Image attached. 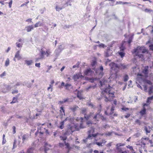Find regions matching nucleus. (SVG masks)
Returning <instances> with one entry per match:
<instances>
[{
    "instance_id": "bf43d9fd",
    "label": "nucleus",
    "mask_w": 153,
    "mask_h": 153,
    "mask_svg": "<svg viewBox=\"0 0 153 153\" xmlns=\"http://www.w3.org/2000/svg\"><path fill=\"white\" fill-rule=\"evenodd\" d=\"M18 93V91L17 90H13L12 92V94H17Z\"/></svg>"
},
{
    "instance_id": "58836bf2",
    "label": "nucleus",
    "mask_w": 153,
    "mask_h": 153,
    "mask_svg": "<svg viewBox=\"0 0 153 153\" xmlns=\"http://www.w3.org/2000/svg\"><path fill=\"white\" fill-rule=\"evenodd\" d=\"M16 46L18 48H19L22 47V45H23V44L19 43V42H16Z\"/></svg>"
},
{
    "instance_id": "412c9836",
    "label": "nucleus",
    "mask_w": 153,
    "mask_h": 153,
    "mask_svg": "<svg viewBox=\"0 0 153 153\" xmlns=\"http://www.w3.org/2000/svg\"><path fill=\"white\" fill-rule=\"evenodd\" d=\"M144 129H145V131H146L147 134L148 133H150V132L151 131V128L149 126H145V128H144Z\"/></svg>"
},
{
    "instance_id": "6e6552de",
    "label": "nucleus",
    "mask_w": 153,
    "mask_h": 153,
    "mask_svg": "<svg viewBox=\"0 0 153 153\" xmlns=\"http://www.w3.org/2000/svg\"><path fill=\"white\" fill-rule=\"evenodd\" d=\"M142 48L140 47H138L137 48L135 49L134 50V52L136 53V55L138 56L139 58H141L143 59V56L142 54H140L139 53L141 52L143 53L146 51V50L144 49L142 51Z\"/></svg>"
},
{
    "instance_id": "7ed1b4c3",
    "label": "nucleus",
    "mask_w": 153,
    "mask_h": 153,
    "mask_svg": "<svg viewBox=\"0 0 153 153\" xmlns=\"http://www.w3.org/2000/svg\"><path fill=\"white\" fill-rule=\"evenodd\" d=\"M111 71H114L115 73L114 74H112L110 77L114 79H117L118 77L117 73L119 72L118 66L117 64L114 62H111L109 64Z\"/></svg>"
},
{
    "instance_id": "e2e57ef3",
    "label": "nucleus",
    "mask_w": 153,
    "mask_h": 153,
    "mask_svg": "<svg viewBox=\"0 0 153 153\" xmlns=\"http://www.w3.org/2000/svg\"><path fill=\"white\" fill-rule=\"evenodd\" d=\"M121 109L122 110L124 111H126V110H128L129 109V108H126L124 107L122 108H121Z\"/></svg>"
},
{
    "instance_id": "2f4dec72",
    "label": "nucleus",
    "mask_w": 153,
    "mask_h": 153,
    "mask_svg": "<svg viewBox=\"0 0 153 153\" xmlns=\"http://www.w3.org/2000/svg\"><path fill=\"white\" fill-rule=\"evenodd\" d=\"M64 8V7H60L58 5H56L55 7V9L56 11H59Z\"/></svg>"
},
{
    "instance_id": "338daca9",
    "label": "nucleus",
    "mask_w": 153,
    "mask_h": 153,
    "mask_svg": "<svg viewBox=\"0 0 153 153\" xmlns=\"http://www.w3.org/2000/svg\"><path fill=\"white\" fill-rule=\"evenodd\" d=\"M130 153H139V152H138L137 151V152H135V151H134V149H133V150L131 151Z\"/></svg>"
},
{
    "instance_id": "b1692460",
    "label": "nucleus",
    "mask_w": 153,
    "mask_h": 153,
    "mask_svg": "<svg viewBox=\"0 0 153 153\" xmlns=\"http://www.w3.org/2000/svg\"><path fill=\"white\" fill-rule=\"evenodd\" d=\"M28 134H24L22 136V140L23 143H24L25 141V140L27 139L28 138Z\"/></svg>"
},
{
    "instance_id": "4d7b16f0",
    "label": "nucleus",
    "mask_w": 153,
    "mask_h": 153,
    "mask_svg": "<svg viewBox=\"0 0 153 153\" xmlns=\"http://www.w3.org/2000/svg\"><path fill=\"white\" fill-rule=\"evenodd\" d=\"M64 144H65V143H59V146L60 147H64Z\"/></svg>"
},
{
    "instance_id": "a211bd4d",
    "label": "nucleus",
    "mask_w": 153,
    "mask_h": 153,
    "mask_svg": "<svg viewBox=\"0 0 153 153\" xmlns=\"http://www.w3.org/2000/svg\"><path fill=\"white\" fill-rule=\"evenodd\" d=\"M93 114V113L90 112L88 114H86V115L84 117L87 120H88L91 118Z\"/></svg>"
},
{
    "instance_id": "a19ab883",
    "label": "nucleus",
    "mask_w": 153,
    "mask_h": 153,
    "mask_svg": "<svg viewBox=\"0 0 153 153\" xmlns=\"http://www.w3.org/2000/svg\"><path fill=\"white\" fill-rule=\"evenodd\" d=\"M125 143H119L117 144L116 146L117 147V148L118 149H119V147L120 146H122L125 145Z\"/></svg>"
},
{
    "instance_id": "c85d7f7f",
    "label": "nucleus",
    "mask_w": 153,
    "mask_h": 153,
    "mask_svg": "<svg viewBox=\"0 0 153 153\" xmlns=\"http://www.w3.org/2000/svg\"><path fill=\"white\" fill-rule=\"evenodd\" d=\"M42 25H43L42 23V22H37L34 25V27H38L41 26Z\"/></svg>"
},
{
    "instance_id": "f704fd0d",
    "label": "nucleus",
    "mask_w": 153,
    "mask_h": 153,
    "mask_svg": "<svg viewBox=\"0 0 153 153\" xmlns=\"http://www.w3.org/2000/svg\"><path fill=\"white\" fill-rule=\"evenodd\" d=\"M148 93L150 95L153 93V87H149L148 91Z\"/></svg>"
},
{
    "instance_id": "f3484780",
    "label": "nucleus",
    "mask_w": 153,
    "mask_h": 153,
    "mask_svg": "<svg viewBox=\"0 0 153 153\" xmlns=\"http://www.w3.org/2000/svg\"><path fill=\"white\" fill-rule=\"evenodd\" d=\"M92 73V71L91 69L89 68L86 69L84 72V74L85 75L88 76L90 75Z\"/></svg>"
},
{
    "instance_id": "49530a36",
    "label": "nucleus",
    "mask_w": 153,
    "mask_h": 153,
    "mask_svg": "<svg viewBox=\"0 0 153 153\" xmlns=\"http://www.w3.org/2000/svg\"><path fill=\"white\" fill-rule=\"evenodd\" d=\"M51 89V91L52 92L53 91V86L52 85H50L49 87H48L47 88V90L49 91Z\"/></svg>"
},
{
    "instance_id": "a18cd8bd",
    "label": "nucleus",
    "mask_w": 153,
    "mask_h": 153,
    "mask_svg": "<svg viewBox=\"0 0 153 153\" xmlns=\"http://www.w3.org/2000/svg\"><path fill=\"white\" fill-rule=\"evenodd\" d=\"M29 1L28 0H27L26 2H25V3L22 4L21 5L20 7H22L24 6H27V4L28 3H29Z\"/></svg>"
},
{
    "instance_id": "5fc2aeb1",
    "label": "nucleus",
    "mask_w": 153,
    "mask_h": 153,
    "mask_svg": "<svg viewBox=\"0 0 153 153\" xmlns=\"http://www.w3.org/2000/svg\"><path fill=\"white\" fill-rule=\"evenodd\" d=\"M13 3V0H10V1L8 3L9 6L10 8H11Z\"/></svg>"
},
{
    "instance_id": "9d476101",
    "label": "nucleus",
    "mask_w": 153,
    "mask_h": 153,
    "mask_svg": "<svg viewBox=\"0 0 153 153\" xmlns=\"http://www.w3.org/2000/svg\"><path fill=\"white\" fill-rule=\"evenodd\" d=\"M145 146H143V145L139 144L137 145V148L139 149V153H146V150L145 148Z\"/></svg>"
},
{
    "instance_id": "2eb2a0df",
    "label": "nucleus",
    "mask_w": 153,
    "mask_h": 153,
    "mask_svg": "<svg viewBox=\"0 0 153 153\" xmlns=\"http://www.w3.org/2000/svg\"><path fill=\"white\" fill-rule=\"evenodd\" d=\"M141 117L144 116L146 114V108H143L139 112Z\"/></svg>"
},
{
    "instance_id": "13d9d810",
    "label": "nucleus",
    "mask_w": 153,
    "mask_h": 153,
    "mask_svg": "<svg viewBox=\"0 0 153 153\" xmlns=\"http://www.w3.org/2000/svg\"><path fill=\"white\" fill-rule=\"evenodd\" d=\"M94 153H104L102 151H100L99 152V151L97 150H94Z\"/></svg>"
},
{
    "instance_id": "c03bdc74",
    "label": "nucleus",
    "mask_w": 153,
    "mask_h": 153,
    "mask_svg": "<svg viewBox=\"0 0 153 153\" xmlns=\"http://www.w3.org/2000/svg\"><path fill=\"white\" fill-rule=\"evenodd\" d=\"M60 113H62V111L63 112L64 115L65 114V110L64 108V107L63 106H61L60 108Z\"/></svg>"
},
{
    "instance_id": "4c0bfd02",
    "label": "nucleus",
    "mask_w": 153,
    "mask_h": 153,
    "mask_svg": "<svg viewBox=\"0 0 153 153\" xmlns=\"http://www.w3.org/2000/svg\"><path fill=\"white\" fill-rule=\"evenodd\" d=\"M10 63V60L8 58H7L6 60V61L5 62V65L7 67V66Z\"/></svg>"
},
{
    "instance_id": "7c9ffc66",
    "label": "nucleus",
    "mask_w": 153,
    "mask_h": 153,
    "mask_svg": "<svg viewBox=\"0 0 153 153\" xmlns=\"http://www.w3.org/2000/svg\"><path fill=\"white\" fill-rule=\"evenodd\" d=\"M153 100V96H152L151 97H148L147 98L146 101V102L149 104H150L151 103L150 101L152 100Z\"/></svg>"
},
{
    "instance_id": "603ef678",
    "label": "nucleus",
    "mask_w": 153,
    "mask_h": 153,
    "mask_svg": "<svg viewBox=\"0 0 153 153\" xmlns=\"http://www.w3.org/2000/svg\"><path fill=\"white\" fill-rule=\"evenodd\" d=\"M152 11V10L149 9H146L145 10V11L146 12H151Z\"/></svg>"
},
{
    "instance_id": "37998d69",
    "label": "nucleus",
    "mask_w": 153,
    "mask_h": 153,
    "mask_svg": "<svg viewBox=\"0 0 153 153\" xmlns=\"http://www.w3.org/2000/svg\"><path fill=\"white\" fill-rule=\"evenodd\" d=\"M80 62H78L75 65H74L73 66V68H78L79 67V65H80Z\"/></svg>"
},
{
    "instance_id": "f257e3e1",
    "label": "nucleus",
    "mask_w": 153,
    "mask_h": 153,
    "mask_svg": "<svg viewBox=\"0 0 153 153\" xmlns=\"http://www.w3.org/2000/svg\"><path fill=\"white\" fill-rule=\"evenodd\" d=\"M115 92L112 90L110 88H107L102 91V95L105 98V102L111 101L115 97Z\"/></svg>"
},
{
    "instance_id": "393cba45",
    "label": "nucleus",
    "mask_w": 153,
    "mask_h": 153,
    "mask_svg": "<svg viewBox=\"0 0 153 153\" xmlns=\"http://www.w3.org/2000/svg\"><path fill=\"white\" fill-rule=\"evenodd\" d=\"M34 150V148L33 147H30L27 150V153H33Z\"/></svg>"
},
{
    "instance_id": "4be33fe9",
    "label": "nucleus",
    "mask_w": 153,
    "mask_h": 153,
    "mask_svg": "<svg viewBox=\"0 0 153 153\" xmlns=\"http://www.w3.org/2000/svg\"><path fill=\"white\" fill-rule=\"evenodd\" d=\"M77 97L79 100H82L83 99V97L82 94V92L79 91H78Z\"/></svg>"
},
{
    "instance_id": "423d86ee",
    "label": "nucleus",
    "mask_w": 153,
    "mask_h": 153,
    "mask_svg": "<svg viewBox=\"0 0 153 153\" xmlns=\"http://www.w3.org/2000/svg\"><path fill=\"white\" fill-rule=\"evenodd\" d=\"M94 132V128H92L91 130H89L88 131V135L87 137L86 138V139H92V138L94 137H95L98 135H100L102 136L104 135V134H100L98 133H96L95 134H93Z\"/></svg>"
},
{
    "instance_id": "8fccbe9b",
    "label": "nucleus",
    "mask_w": 153,
    "mask_h": 153,
    "mask_svg": "<svg viewBox=\"0 0 153 153\" xmlns=\"http://www.w3.org/2000/svg\"><path fill=\"white\" fill-rule=\"evenodd\" d=\"M96 87V85H94V86L91 85V86H89L87 88H86V90H88L89 89H90L91 88H93L94 89Z\"/></svg>"
},
{
    "instance_id": "09e8293b",
    "label": "nucleus",
    "mask_w": 153,
    "mask_h": 153,
    "mask_svg": "<svg viewBox=\"0 0 153 153\" xmlns=\"http://www.w3.org/2000/svg\"><path fill=\"white\" fill-rule=\"evenodd\" d=\"M93 124V120L92 121V122L91 121H88L87 122H86V124L88 125V126H90V125H92V124Z\"/></svg>"
},
{
    "instance_id": "473e14b6",
    "label": "nucleus",
    "mask_w": 153,
    "mask_h": 153,
    "mask_svg": "<svg viewBox=\"0 0 153 153\" xmlns=\"http://www.w3.org/2000/svg\"><path fill=\"white\" fill-rule=\"evenodd\" d=\"M25 63L27 65H31L33 63V61L32 60H26L25 61Z\"/></svg>"
},
{
    "instance_id": "3c124183",
    "label": "nucleus",
    "mask_w": 153,
    "mask_h": 153,
    "mask_svg": "<svg viewBox=\"0 0 153 153\" xmlns=\"http://www.w3.org/2000/svg\"><path fill=\"white\" fill-rule=\"evenodd\" d=\"M126 147L127 149H129L130 150V151H131L132 150H133V147L132 146H130L129 145L126 146Z\"/></svg>"
},
{
    "instance_id": "c9c22d12",
    "label": "nucleus",
    "mask_w": 153,
    "mask_h": 153,
    "mask_svg": "<svg viewBox=\"0 0 153 153\" xmlns=\"http://www.w3.org/2000/svg\"><path fill=\"white\" fill-rule=\"evenodd\" d=\"M134 35H132L131 36L129 39L128 40V43L129 44H130L132 41V40L133 38Z\"/></svg>"
},
{
    "instance_id": "6ab92c4d",
    "label": "nucleus",
    "mask_w": 153,
    "mask_h": 153,
    "mask_svg": "<svg viewBox=\"0 0 153 153\" xmlns=\"http://www.w3.org/2000/svg\"><path fill=\"white\" fill-rule=\"evenodd\" d=\"M80 109L81 110L80 113L81 114H83L84 116L86 115L87 113V109L86 108H80Z\"/></svg>"
},
{
    "instance_id": "ddd939ff",
    "label": "nucleus",
    "mask_w": 153,
    "mask_h": 153,
    "mask_svg": "<svg viewBox=\"0 0 153 153\" xmlns=\"http://www.w3.org/2000/svg\"><path fill=\"white\" fill-rule=\"evenodd\" d=\"M69 109L71 111L74 113L78 109H80V108L78 106L76 105H74L73 106L70 107L69 108Z\"/></svg>"
},
{
    "instance_id": "774afa93",
    "label": "nucleus",
    "mask_w": 153,
    "mask_h": 153,
    "mask_svg": "<svg viewBox=\"0 0 153 153\" xmlns=\"http://www.w3.org/2000/svg\"><path fill=\"white\" fill-rule=\"evenodd\" d=\"M150 49L152 51H153V45L151 44L149 46Z\"/></svg>"
},
{
    "instance_id": "ea45409f",
    "label": "nucleus",
    "mask_w": 153,
    "mask_h": 153,
    "mask_svg": "<svg viewBox=\"0 0 153 153\" xmlns=\"http://www.w3.org/2000/svg\"><path fill=\"white\" fill-rule=\"evenodd\" d=\"M60 138L61 140H63L64 142L65 141V140H66L67 137H63L62 136H60Z\"/></svg>"
},
{
    "instance_id": "864d4df0",
    "label": "nucleus",
    "mask_w": 153,
    "mask_h": 153,
    "mask_svg": "<svg viewBox=\"0 0 153 153\" xmlns=\"http://www.w3.org/2000/svg\"><path fill=\"white\" fill-rule=\"evenodd\" d=\"M135 122L136 123L138 124L139 125H140L141 124L140 121L138 119L136 120Z\"/></svg>"
},
{
    "instance_id": "680f3d73",
    "label": "nucleus",
    "mask_w": 153,
    "mask_h": 153,
    "mask_svg": "<svg viewBox=\"0 0 153 153\" xmlns=\"http://www.w3.org/2000/svg\"><path fill=\"white\" fill-rule=\"evenodd\" d=\"M97 63V62L96 61H93L91 62V65L92 66H93Z\"/></svg>"
},
{
    "instance_id": "a878e982",
    "label": "nucleus",
    "mask_w": 153,
    "mask_h": 153,
    "mask_svg": "<svg viewBox=\"0 0 153 153\" xmlns=\"http://www.w3.org/2000/svg\"><path fill=\"white\" fill-rule=\"evenodd\" d=\"M18 96L16 97H13V100L10 102L11 104H13L18 102Z\"/></svg>"
},
{
    "instance_id": "69168bd1",
    "label": "nucleus",
    "mask_w": 153,
    "mask_h": 153,
    "mask_svg": "<svg viewBox=\"0 0 153 153\" xmlns=\"http://www.w3.org/2000/svg\"><path fill=\"white\" fill-rule=\"evenodd\" d=\"M98 46L100 47L104 48L105 47V45L102 43H101V44L99 45Z\"/></svg>"
},
{
    "instance_id": "5701e85b",
    "label": "nucleus",
    "mask_w": 153,
    "mask_h": 153,
    "mask_svg": "<svg viewBox=\"0 0 153 153\" xmlns=\"http://www.w3.org/2000/svg\"><path fill=\"white\" fill-rule=\"evenodd\" d=\"M118 69H125L127 67V66L125 65L124 64H120L119 65H118Z\"/></svg>"
},
{
    "instance_id": "aec40b11",
    "label": "nucleus",
    "mask_w": 153,
    "mask_h": 153,
    "mask_svg": "<svg viewBox=\"0 0 153 153\" xmlns=\"http://www.w3.org/2000/svg\"><path fill=\"white\" fill-rule=\"evenodd\" d=\"M25 28L27 31L29 32L33 29V27L32 25H29L26 27Z\"/></svg>"
},
{
    "instance_id": "bb28decb",
    "label": "nucleus",
    "mask_w": 153,
    "mask_h": 153,
    "mask_svg": "<svg viewBox=\"0 0 153 153\" xmlns=\"http://www.w3.org/2000/svg\"><path fill=\"white\" fill-rule=\"evenodd\" d=\"M64 121H62L60 123V126L58 127L60 129H63L64 127Z\"/></svg>"
},
{
    "instance_id": "79ce46f5",
    "label": "nucleus",
    "mask_w": 153,
    "mask_h": 153,
    "mask_svg": "<svg viewBox=\"0 0 153 153\" xmlns=\"http://www.w3.org/2000/svg\"><path fill=\"white\" fill-rule=\"evenodd\" d=\"M71 0H68L67 2H66L65 4H66L67 6H68V5L71 6Z\"/></svg>"
},
{
    "instance_id": "9b49d317",
    "label": "nucleus",
    "mask_w": 153,
    "mask_h": 153,
    "mask_svg": "<svg viewBox=\"0 0 153 153\" xmlns=\"http://www.w3.org/2000/svg\"><path fill=\"white\" fill-rule=\"evenodd\" d=\"M95 141H94V142H93L92 144H96L99 146H102L103 145H102V144L105 143L106 142L105 140L104 139H102L101 141L100 142L97 141L98 140V139H95Z\"/></svg>"
},
{
    "instance_id": "6e6d98bb",
    "label": "nucleus",
    "mask_w": 153,
    "mask_h": 153,
    "mask_svg": "<svg viewBox=\"0 0 153 153\" xmlns=\"http://www.w3.org/2000/svg\"><path fill=\"white\" fill-rule=\"evenodd\" d=\"M119 54L121 57H123L125 56V53L123 52H119Z\"/></svg>"
},
{
    "instance_id": "f8f14e48",
    "label": "nucleus",
    "mask_w": 153,
    "mask_h": 153,
    "mask_svg": "<svg viewBox=\"0 0 153 153\" xmlns=\"http://www.w3.org/2000/svg\"><path fill=\"white\" fill-rule=\"evenodd\" d=\"M83 77V76L80 74L77 73L74 75L73 78L74 81H76L78 79H79L80 78H82Z\"/></svg>"
},
{
    "instance_id": "4468645a",
    "label": "nucleus",
    "mask_w": 153,
    "mask_h": 153,
    "mask_svg": "<svg viewBox=\"0 0 153 153\" xmlns=\"http://www.w3.org/2000/svg\"><path fill=\"white\" fill-rule=\"evenodd\" d=\"M15 58H16L18 60H19L22 59V57L20 54V51H18L15 54V58L14 59V60L15 61Z\"/></svg>"
},
{
    "instance_id": "cd10ccee",
    "label": "nucleus",
    "mask_w": 153,
    "mask_h": 153,
    "mask_svg": "<svg viewBox=\"0 0 153 153\" xmlns=\"http://www.w3.org/2000/svg\"><path fill=\"white\" fill-rule=\"evenodd\" d=\"M65 88L67 90H69L70 88H71V85L70 84L66 83L65 85Z\"/></svg>"
},
{
    "instance_id": "72a5a7b5",
    "label": "nucleus",
    "mask_w": 153,
    "mask_h": 153,
    "mask_svg": "<svg viewBox=\"0 0 153 153\" xmlns=\"http://www.w3.org/2000/svg\"><path fill=\"white\" fill-rule=\"evenodd\" d=\"M110 49H108L106 51L105 53V57H109L110 55L109 54V52L110 51Z\"/></svg>"
},
{
    "instance_id": "1a4fd4ad",
    "label": "nucleus",
    "mask_w": 153,
    "mask_h": 153,
    "mask_svg": "<svg viewBox=\"0 0 153 153\" xmlns=\"http://www.w3.org/2000/svg\"><path fill=\"white\" fill-rule=\"evenodd\" d=\"M149 66H148L145 67L144 69L142 71V73H138L137 76H146L148 74Z\"/></svg>"
},
{
    "instance_id": "e433bc0d",
    "label": "nucleus",
    "mask_w": 153,
    "mask_h": 153,
    "mask_svg": "<svg viewBox=\"0 0 153 153\" xmlns=\"http://www.w3.org/2000/svg\"><path fill=\"white\" fill-rule=\"evenodd\" d=\"M39 130H38V131L35 134L36 135H37L38 134H39L40 135V136H42V135L44 134V132H42L41 131H40L39 132Z\"/></svg>"
},
{
    "instance_id": "de8ad7c7",
    "label": "nucleus",
    "mask_w": 153,
    "mask_h": 153,
    "mask_svg": "<svg viewBox=\"0 0 153 153\" xmlns=\"http://www.w3.org/2000/svg\"><path fill=\"white\" fill-rule=\"evenodd\" d=\"M128 78H128V76L127 75H125L124 76V81L126 82V81H127L128 80Z\"/></svg>"
},
{
    "instance_id": "f03ea898",
    "label": "nucleus",
    "mask_w": 153,
    "mask_h": 153,
    "mask_svg": "<svg viewBox=\"0 0 153 153\" xmlns=\"http://www.w3.org/2000/svg\"><path fill=\"white\" fill-rule=\"evenodd\" d=\"M79 130V128L77 124L71 123L68 124L67 126V128L65 134L66 135H69L72 134L73 132L75 131Z\"/></svg>"
},
{
    "instance_id": "dca6fc26",
    "label": "nucleus",
    "mask_w": 153,
    "mask_h": 153,
    "mask_svg": "<svg viewBox=\"0 0 153 153\" xmlns=\"http://www.w3.org/2000/svg\"><path fill=\"white\" fill-rule=\"evenodd\" d=\"M66 146L65 148L68 149L67 153H69L71 148L70 146V144L68 143H66V141L64 142Z\"/></svg>"
},
{
    "instance_id": "052dcab7",
    "label": "nucleus",
    "mask_w": 153,
    "mask_h": 153,
    "mask_svg": "<svg viewBox=\"0 0 153 153\" xmlns=\"http://www.w3.org/2000/svg\"><path fill=\"white\" fill-rule=\"evenodd\" d=\"M65 83L62 82L61 84V85H60L59 86V88H62V86L65 85Z\"/></svg>"
},
{
    "instance_id": "0eeeda50",
    "label": "nucleus",
    "mask_w": 153,
    "mask_h": 153,
    "mask_svg": "<svg viewBox=\"0 0 153 153\" xmlns=\"http://www.w3.org/2000/svg\"><path fill=\"white\" fill-rule=\"evenodd\" d=\"M149 143L151 144V146L153 147V139L152 140H150L148 138H142L141 143L140 144L143 145V146H145L146 144H148Z\"/></svg>"
},
{
    "instance_id": "c756f323",
    "label": "nucleus",
    "mask_w": 153,
    "mask_h": 153,
    "mask_svg": "<svg viewBox=\"0 0 153 153\" xmlns=\"http://www.w3.org/2000/svg\"><path fill=\"white\" fill-rule=\"evenodd\" d=\"M80 118L81 120V121H82L83 120V118L81 117ZM78 127L79 128V130L81 128H85V126L83 125L82 122V123L80 124V126H78Z\"/></svg>"
},
{
    "instance_id": "20e7f679",
    "label": "nucleus",
    "mask_w": 153,
    "mask_h": 153,
    "mask_svg": "<svg viewBox=\"0 0 153 153\" xmlns=\"http://www.w3.org/2000/svg\"><path fill=\"white\" fill-rule=\"evenodd\" d=\"M100 119L102 120V121H104L106 120V118L105 117L99 113L96 114L93 117L92 119L93 124H97Z\"/></svg>"
},
{
    "instance_id": "0e129e2a",
    "label": "nucleus",
    "mask_w": 153,
    "mask_h": 153,
    "mask_svg": "<svg viewBox=\"0 0 153 153\" xmlns=\"http://www.w3.org/2000/svg\"><path fill=\"white\" fill-rule=\"evenodd\" d=\"M13 129V134H14L16 133V128L15 126H13L12 127Z\"/></svg>"
},
{
    "instance_id": "39448f33",
    "label": "nucleus",
    "mask_w": 153,
    "mask_h": 153,
    "mask_svg": "<svg viewBox=\"0 0 153 153\" xmlns=\"http://www.w3.org/2000/svg\"><path fill=\"white\" fill-rule=\"evenodd\" d=\"M51 53V52L50 49H48L45 51L44 48H42L40 51V59H44L45 55H46L47 57H48L50 56Z\"/></svg>"
}]
</instances>
